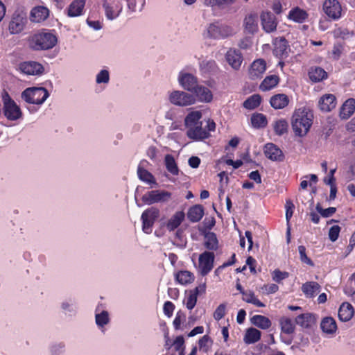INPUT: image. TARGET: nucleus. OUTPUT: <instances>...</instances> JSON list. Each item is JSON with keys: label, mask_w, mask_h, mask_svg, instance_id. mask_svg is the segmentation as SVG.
<instances>
[{"label": "nucleus", "mask_w": 355, "mask_h": 355, "mask_svg": "<svg viewBox=\"0 0 355 355\" xmlns=\"http://www.w3.org/2000/svg\"><path fill=\"white\" fill-rule=\"evenodd\" d=\"M58 42L56 35L51 31L43 30L28 37V44L33 51H45L53 49Z\"/></svg>", "instance_id": "f03ea898"}, {"label": "nucleus", "mask_w": 355, "mask_h": 355, "mask_svg": "<svg viewBox=\"0 0 355 355\" xmlns=\"http://www.w3.org/2000/svg\"><path fill=\"white\" fill-rule=\"evenodd\" d=\"M272 128L276 135L282 136L288 132V123L284 119H277L273 122Z\"/></svg>", "instance_id": "4c0bfd02"}, {"label": "nucleus", "mask_w": 355, "mask_h": 355, "mask_svg": "<svg viewBox=\"0 0 355 355\" xmlns=\"http://www.w3.org/2000/svg\"><path fill=\"white\" fill-rule=\"evenodd\" d=\"M298 251L300 254V259L302 263H304L309 266H313L314 263L313 261L307 257L306 253V248L304 245L298 246Z\"/></svg>", "instance_id": "603ef678"}, {"label": "nucleus", "mask_w": 355, "mask_h": 355, "mask_svg": "<svg viewBox=\"0 0 355 355\" xmlns=\"http://www.w3.org/2000/svg\"><path fill=\"white\" fill-rule=\"evenodd\" d=\"M243 26L245 30L249 33L253 34L257 32L258 30L257 17L252 14L246 16L244 19Z\"/></svg>", "instance_id": "473e14b6"}, {"label": "nucleus", "mask_w": 355, "mask_h": 355, "mask_svg": "<svg viewBox=\"0 0 355 355\" xmlns=\"http://www.w3.org/2000/svg\"><path fill=\"white\" fill-rule=\"evenodd\" d=\"M198 100L202 102L211 101L213 95L210 89L205 86L198 85L193 92Z\"/></svg>", "instance_id": "c756f323"}, {"label": "nucleus", "mask_w": 355, "mask_h": 355, "mask_svg": "<svg viewBox=\"0 0 355 355\" xmlns=\"http://www.w3.org/2000/svg\"><path fill=\"white\" fill-rule=\"evenodd\" d=\"M336 98L334 94H327L323 95L318 101L319 108L322 112H330L336 106Z\"/></svg>", "instance_id": "a211bd4d"}, {"label": "nucleus", "mask_w": 355, "mask_h": 355, "mask_svg": "<svg viewBox=\"0 0 355 355\" xmlns=\"http://www.w3.org/2000/svg\"><path fill=\"white\" fill-rule=\"evenodd\" d=\"M164 163L167 171L173 175H178L179 168L175 162L174 157L171 154H167L164 157Z\"/></svg>", "instance_id": "a18cd8bd"}, {"label": "nucleus", "mask_w": 355, "mask_h": 355, "mask_svg": "<svg viewBox=\"0 0 355 355\" xmlns=\"http://www.w3.org/2000/svg\"><path fill=\"white\" fill-rule=\"evenodd\" d=\"M264 154L267 158L272 161L282 162L284 159L282 150L272 143H268L265 145Z\"/></svg>", "instance_id": "2eb2a0df"}, {"label": "nucleus", "mask_w": 355, "mask_h": 355, "mask_svg": "<svg viewBox=\"0 0 355 355\" xmlns=\"http://www.w3.org/2000/svg\"><path fill=\"white\" fill-rule=\"evenodd\" d=\"M110 80V75L107 70H101L96 76L97 83H107Z\"/></svg>", "instance_id": "bf43d9fd"}, {"label": "nucleus", "mask_w": 355, "mask_h": 355, "mask_svg": "<svg viewBox=\"0 0 355 355\" xmlns=\"http://www.w3.org/2000/svg\"><path fill=\"white\" fill-rule=\"evenodd\" d=\"M202 123H199L189 127L187 131V137L196 141L208 138L210 136V134L206 130V129L202 128Z\"/></svg>", "instance_id": "dca6fc26"}, {"label": "nucleus", "mask_w": 355, "mask_h": 355, "mask_svg": "<svg viewBox=\"0 0 355 355\" xmlns=\"http://www.w3.org/2000/svg\"><path fill=\"white\" fill-rule=\"evenodd\" d=\"M279 83V77L277 75L267 76L259 85L260 90L269 91L275 87Z\"/></svg>", "instance_id": "cd10ccee"}, {"label": "nucleus", "mask_w": 355, "mask_h": 355, "mask_svg": "<svg viewBox=\"0 0 355 355\" xmlns=\"http://www.w3.org/2000/svg\"><path fill=\"white\" fill-rule=\"evenodd\" d=\"M225 58L228 64L234 69H239L243 62V55L239 50L230 49L227 51Z\"/></svg>", "instance_id": "f3484780"}, {"label": "nucleus", "mask_w": 355, "mask_h": 355, "mask_svg": "<svg viewBox=\"0 0 355 355\" xmlns=\"http://www.w3.org/2000/svg\"><path fill=\"white\" fill-rule=\"evenodd\" d=\"M173 347L175 351L184 350V339L182 336H179L173 341Z\"/></svg>", "instance_id": "69168bd1"}, {"label": "nucleus", "mask_w": 355, "mask_h": 355, "mask_svg": "<svg viewBox=\"0 0 355 355\" xmlns=\"http://www.w3.org/2000/svg\"><path fill=\"white\" fill-rule=\"evenodd\" d=\"M320 327L323 332L332 334L337 330L336 320L332 317L324 318L320 323Z\"/></svg>", "instance_id": "7c9ffc66"}, {"label": "nucleus", "mask_w": 355, "mask_h": 355, "mask_svg": "<svg viewBox=\"0 0 355 355\" xmlns=\"http://www.w3.org/2000/svg\"><path fill=\"white\" fill-rule=\"evenodd\" d=\"M355 111V99L348 98L343 104L340 110V116L343 119H349Z\"/></svg>", "instance_id": "b1692460"}, {"label": "nucleus", "mask_w": 355, "mask_h": 355, "mask_svg": "<svg viewBox=\"0 0 355 355\" xmlns=\"http://www.w3.org/2000/svg\"><path fill=\"white\" fill-rule=\"evenodd\" d=\"M159 216V210L154 207L146 209L141 214L142 230L146 234H150L155 222Z\"/></svg>", "instance_id": "39448f33"}, {"label": "nucleus", "mask_w": 355, "mask_h": 355, "mask_svg": "<svg viewBox=\"0 0 355 355\" xmlns=\"http://www.w3.org/2000/svg\"><path fill=\"white\" fill-rule=\"evenodd\" d=\"M313 120V114L306 107L295 110L291 118V126L295 136L302 137L309 131Z\"/></svg>", "instance_id": "f257e3e1"}, {"label": "nucleus", "mask_w": 355, "mask_h": 355, "mask_svg": "<svg viewBox=\"0 0 355 355\" xmlns=\"http://www.w3.org/2000/svg\"><path fill=\"white\" fill-rule=\"evenodd\" d=\"M204 245L209 250H216L218 249V241L215 233L208 232L205 234Z\"/></svg>", "instance_id": "37998d69"}, {"label": "nucleus", "mask_w": 355, "mask_h": 355, "mask_svg": "<svg viewBox=\"0 0 355 355\" xmlns=\"http://www.w3.org/2000/svg\"><path fill=\"white\" fill-rule=\"evenodd\" d=\"M295 323L302 328H310L315 322V318L310 313H302L295 319Z\"/></svg>", "instance_id": "5701e85b"}, {"label": "nucleus", "mask_w": 355, "mask_h": 355, "mask_svg": "<svg viewBox=\"0 0 355 355\" xmlns=\"http://www.w3.org/2000/svg\"><path fill=\"white\" fill-rule=\"evenodd\" d=\"M184 218L185 214L182 211L175 212V214L166 223V229L170 232L175 230L180 225Z\"/></svg>", "instance_id": "bb28decb"}, {"label": "nucleus", "mask_w": 355, "mask_h": 355, "mask_svg": "<svg viewBox=\"0 0 355 355\" xmlns=\"http://www.w3.org/2000/svg\"><path fill=\"white\" fill-rule=\"evenodd\" d=\"M207 33L210 37L214 39H220L221 35L220 34L219 26L211 24L207 28Z\"/></svg>", "instance_id": "6e6d98bb"}, {"label": "nucleus", "mask_w": 355, "mask_h": 355, "mask_svg": "<svg viewBox=\"0 0 355 355\" xmlns=\"http://www.w3.org/2000/svg\"><path fill=\"white\" fill-rule=\"evenodd\" d=\"M261 103V97L259 94H253L248 97L243 103V106L247 110H254L258 107Z\"/></svg>", "instance_id": "de8ad7c7"}, {"label": "nucleus", "mask_w": 355, "mask_h": 355, "mask_svg": "<svg viewBox=\"0 0 355 355\" xmlns=\"http://www.w3.org/2000/svg\"><path fill=\"white\" fill-rule=\"evenodd\" d=\"M9 30L11 33H19L23 30V25L16 21H11L9 24Z\"/></svg>", "instance_id": "0e129e2a"}, {"label": "nucleus", "mask_w": 355, "mask_h": 355, "mask_svg": "<svg viewBox=\"0 0 355 355\" xmlns=\"http://www.w3.org/2000/svg\"><path fill=\"white\" fill-rule=\"evenodd\" d=\"M261 21L263 29L266 33H272L276 31L277 26V18L271 12H262L261 15Z\"/></svg>", "instance_id": "4468645a"}, {"label": "nucleus", "mask_w": 355, "mask_h": 355, "mask_svg": "<svg viewBox=\"0 0 355 355\" xmlns=\"http://www.w3.org/2000/svg\"><path fill=\"white\" fill-rule=\"evenodd\" d=\"M171 197V193L167 191L153 190L148 191L142 197V200L147 205L159 202L167 201Z\"/></svg>", "instance_id": "9b49d317"}, {"label": "nucleus", "mask_w": 355, "mask_h": 355, "mask_svg": "<svg viewBox=\"0 0 355 355\" xmlns=\"http://www.w3.org/2000/svg\"><path fill=\"white\" fill-rule=\"evenodd\" d=\"M1 98L3 112L6 118L9 121H16L20 119L22 116L21 110L7 91H3Z\"/></svg>", "instance_id": "7ed1b4c3"}, {"label": "nucleus", "mask_w": 355, "mask_h": 355, "mask_svg": "<svg viewBox=\"0 0 355 355\" xmlns=\"http://www.w3.org/2000/svg\"><path fill=\"white\" fill-rule=\"evenodd\" d=\"M96 323L98 327H104L109 322V315L107 311H103L101 313L96 314Z\"/></svg>", "instance_id": "8fccbe9b"}, {"label": "nucleus", "mask_w": 355, "mask_h": 355, "mask_svg": "<svg viewBox=\"0 0 355 355\" xmlns=\"http://www.w3.org/2000/svg\"><path fill=\"white\" fill-rule=\"evenodd\" d=\"M288 17L296 23L302 24L308 19L309 14L306 10L299 7H295L289 11Z\"/></svg>", "instance_id": "412c9836"}, {"label": "nucleus", "mask_w": 355, "mask_h": 355, "mask_svg": "<svg viewBox=\"0 0 355 355\" xmlns=\"http://www.w3.org/2000/svg\"><path fill=\"white\" fill-rule=\"evenodd\" d=\"M103 7L105 9L106 17L110 20L116 18L122 10V6L121 4H116L115 6L116 9L114 10L113 9V7L110 6V4L107 2L106 0L104 1L103 3Z\"/></svg>", "instance_id": "c9c22d12"}, {"label": "nucleus", "mask_w": 355, "mask_h": 355, "mask_svg": "<svg viewBox=\"0 0 355 355\" xmlns=\"http://www.w3.org/2000/svg\"><path fill=\"white\" fill-rule=\"evenodd\" d=\"M320 286L318 283L315 282H308L302 286V291L306 297H313L315 293L320 292Z\"/></svg>", "instance_id": "f704fd0d"}, {"label": "nucleus", "mask_w": 355, "mask_h": 355, "mask_svg": "<svg viewBox=\"0 0 355 355\" xmlns=\"http://www.w3.org/2000/svg\"><path fill=\"white\" fill-rule=\"evenodd\" d=\"M201 117H202V114L198 111L192 112L189 113L185 118V120H184L185 125L187 128H189V127L193 126L194 125L202 123L201 121H199Z\"/></svg>", "instance_id": "09e8293b"}, {"label": "nucleus", "mask_w": 355, "mask_h": 355, "mask_svg": "<svg viewBox=\"0 0 355 355\" xmlns=\"http://www.w3.org/2000/svg\"><path fill=\"white\" fill-rule=\"evenodd\" d=\"M242 300L250 304H252L257 307H265L266 304L261 302L257 297H256L254 293L252 291H245L243 294H242Z\"/></svg>", "instance_id": "49530a36"}, {"label": "nucleus", "mask_w": 355, "mask_h": 355, "mask_svg": "<svg viewBox=\"0 0 355 355\" xmlns=\"http://www.w3.org/2000/svg\"><path fill=\"white\" fill-rule=\"evenodd\" d=\"M175 309V305L170 301H166L164 304L163 311L165 315L171 318Z\"/></svg>", "instance_id": "e2e57ef3"}, {"label": "nucleus", "mask_w": 355, "mask_h": 355, "mask_svg": "<svg viewBox=\"0 0 355 355\" xmlns=\"http://www.w3.org/2000/svg\"><path fill=\"white\" fill-rule=\"evenodd\" d=\"M288 277V272H282L279 269L275 270L272 272V279L277 283H279L282 280L287 278Z\"/></svg>", "instance_id": "680f3d73"}, {"label": "nucleus", "mask_w": 355, "mask_h": 355, "mask_svg": "<svg viewBox=\"0 0 355 355\" xmlns=\"http://www.w3.org/2000/svg\"><path fill=\"white\" fill-rule=\"evenodd\" d=\"M214 254L212 252L205 251L199 256L198 265L202 276L207 275L214 268Z\"/></svg>", "instance_id": "9d476101"}, {"label": "nucleus", "mask_w": 355, "mask_h": 355, "mask_svg": "<svg viewBox=\"0 0 355 355\" xmlns=\"http://www.w3.org/2000/svg\"><path fill=\"white\" fill-rule=\"evenodd\" d=\"M322 10L332 21H337L342 17L343 8L338 0H324Z\"/></svg>", "instance_id": "423d86ee"}, {"label": "nucleus", "mask_w": 355, "mask_h": 355, "mask_svg": "<svg viewBox=\"0 0 355 355\" xmlns=\"http://www.w3.org/2000/svg\"><path fill=\"white\" fill-rule=\"evenodd\" d=\"M290 103L289 97L285 94H277L272 96L270 99V104L275 110L284 109Z\"/></svg>", "instance_id": "aec40b11"}, {"label": "nucleus", "mask_w": 355, "mask_h": 355, "mask_svg": "<svg viewBox=\"0 0 355 355\" xmlns=\"http://www.w3.org/2000/svg\"><path fill=\"white\" fill-rule=\"evenodd\" d=\"M237 0H204L203 4L205 6L211 8H224L225 7L232 6L235 3Z\"/></svg>", "instance_id": "a19ab883"}, {"label": "nucleus", "mask_w": 355, "mask_h": 355, "mask_svg": "<svg viewBox=\"0 0 355 355\" xmlns=\"http://www.w3.org/2000/svg\"><path fill=\"white\" fill-rule=\"evenodd\" d=\"M204 215V209L202 206L196 205H193L189 208L187 212V218L188 219L193 222H198L201 220Z\"/></svg>", "instance_id": "2f4dec72"}, {"label": "nucleus", "mask_w": 355, "mask_h": 355, "mask_svg": "<svg viewBox=\"0 0 355 355\" xmlns=\"http://www.w3.org/2000/svg\"><path fill=\"white\" fill-rule=\"evenodd\" d=\"M21 73L28 76H42L44 72V66L36 61H24L19 64Z\"/></svg>", "instance_id": "0eeeda50"}, {"label": "nucleus", "mask_w": 355, "mask_h": 355, "mask_svg": "<svg viewBox=\"0 0 355 355\" xmlns=\"http://www.w3.org/2000/svg\"><path fill=\"white\" fill-rule=\"evenodd\" d=\"M175 279L179 284L187 285L194 281L195 276L190 271L180 270L175 274Z\"/></svg>", "instance_id": "72a5a7b5"}, {"label": "nucleus", "mask_w": 355, "mask_h": 355, "mask_svg": "<svg viewBox=\"0 0 355 355\" xmlns=\"http://www.w3.org/2000/svg\"><path fill=\"white\" fill-rule=\"evenodd\" d=\"M261 333L255 328H249L244 336V341L247 344H253L261 339Z\"/></svg>", "instance_id": "79ce46f5"}, {"label": "nucleus", "mask_w": 355, "mask_h": 355, "mask_svg": "<svg viewBox=\"0 0 355 355\" xmlns=\"http://www.w3.org/2000/svg\"><path fill=\"white\" fill-rule=\"evenodd\" d=\"M309 78L313 83H318L327 78V73L320 67H312L309 70Z\"/></svg>", "instance_id": "393cba45"}, {"label": "nucleus", "mask_w": 355, "mask_h": 355, "mask_svg": "<svg viewBox=\"0 0 355 355\" xmlns=\"http://www.w3.org/2000/svg\"><path fill=\"white\" fill-rule=\"evenodd\" d=\"M251 322L254 325L262 329H268L271 326L270 319L261 315H254L252 317Z\"/></svg>", "instance_id": "58836bf2"}, {"label": "nucleus", "mask_w": 355, "mask_h": 355, "mask_svg": "<svg viewBox=\"0 0 355 355\" xmlns=\"http://www.w3.org/2000/svg\"><path fill=\"white\" fill-rule=\"evenodd\" d=\"M170 102L175 105L187 106L195 103L196 96L181 91H174L169 96Z\"/></svg>", "instance_id": "6e6552de"}, {"label": "nucleus", "mask_w": 355, "mask_h": 355, "mask_svg": "<svg viewBox=\"0 0 355 355\" xmlns=\"http://www.w3.org/2000/svg\"><path fill=\"white\" fill-rule=\"evenodd\" d=\"M137 175L141 181L145 182L149 184H157L155 178L153 174L141 166H138Z\"/></svg>", "instance_id": "c03bdc74"}, {"label": "nucleus", "mask_w": 355, "mask_h": 355, "mask_svg": "<svg viewBox=\"0 0 355 355\" xmlns=\"http://www.w3.org/2000/svg\"><path fill=\"white\" fill-rule=\"evenodd\" d=\"M251 125L255 129L264 128L268 125V119L262 113L255 112L250 117Z\"/></svg>", "instance_id": "c85d7f7f"}, {"label": "nucleus", "mask_w": 355, "mask_h": 355, "mask_svg": "<svg viewBox=\"0 0 355 355\" xmlns=\"http://www.w3.org/2000/svg\"><path fill=\"white\" fill-rule=\"evenodd\" d=\"M315 209L324 218H328L331 216L336 211V209L335 207H329L327 209H323L320 203H318L316 205Z\"/></svg>", "instance_id": "864d4df0"}, {"label": "nucleus", "mask_w": 355, "mask_h": 355, "mask_svg": "<svg viewBox=\"0 0 355 355\" xmlns=\"http://www.w3.org/2000/svg\"><path fill=\"white\" fill-rule=\"evenodd\" d=\"M340 232V227L339 225H333L329 231V238L332 241H336L338 236Z\"/></svg>", "instance_id": "052dcab7"}, {"label": "nucleus", "mask_w": 355, "mask_h": 355, "mask_svg": "<svg viewBox=\"0 0 355 355\" xmlns=\"http://www.w3.org/2000/svg\"><path fill=\"white\" fill-rule=\"evenodd\" d=\"M353 35L352 32H349L348 29L345 28H338L334 31V35L336 38L346 40Z\"/></svg>", "instance_id": "3c124183"}, {"label": "nucleus", "mask_w": 355, "mask_h": 355, "mask_svg": "<svg viewBox=\"0 0 355 355\" xmlns=\"http://www.w3.org/2000/svg\"><path fill=\"white\" fill-rule=\"evenodd\" d=\"M262 289H265L267 294H272L279 290V286L275 284H270L264 285Z\"/></svg>", "instance_id": "774afa93"}, {"label": "nucleus", "mask_w": 355, "mask_h": 355, "mask_svg": "<svg viewBox=\"0 0 355 355\" xmlns=\"http://www.w3.org/2000/svg\"><path fill=\"white\" fill-rule=\"evenodd\" d=\"M285 208H286V218L287 222H289V220H291V218L293 216V211L295 209V205L291 200H289V199L286 200Z\"/></svg>", "instance_id": "13d9d810"}, {"label": "nucleus", "mask_w": 355, "mask_h": 355, "mask_svg": "<svg viewBox=\"0 0 355 355\" xmlns=\"http://www.w3.org/2000/svg\"><path fill=\"white\" fill-rule=\"evenodd\" d=\"M198 295L199 288H195L188 292L184 302L189 310H192L196 305Z\"/></svg>", "instance_id": "e433bc0d"}, {"label": "nucleus", "mask_w": 355, "mask_h": 355, "mask_svg": "<svg viewBox=\"0 0 355 355\" xmlns=\"http://www.w3.org/2000/svg\"><path fill=\"white\" fill-rule=\"evenodd\" d=\"M266 71V62L265 60L259 58L254 60L250 64L249 69V78L251 80L260 79L263 77Z\"/></svg>", "instance_id": "f8f14e48"}, {"label": "nucleus", "mask_w": 355, "mask_h": 355, "mask_svg": "<svg viewBox=\"0 0 355 355\" xmlns=\"http://www.w3.org/2000/svg\"><path fill=\"white\" fill-rule=\"evenodd\" d=\"M85 5V0L73 1L67 10V15L70 17H78L83 15V11Z\"/></svg>", "instance_id": "4be33fe9"}, {"label": "nucleus", "mask_w": 355, "mask_h": 355, "mask_svg": "<svg viewBox=\"0 0 355 355\" xmlns=\"http://www.w3.org/2000/svg\"><path fill=\"white\" fill-rule=\"evenodd\" d=\"M49 96L48 90L44 87H28L21 93V98L30 104L42 105Z\"/></svg>", "instance_id": "20e7f679"}, {"label": "nucleus", "mask_w": 355, "mask_h": 355, "mask_svg": "<svg viewBox=\"0 0 355 355\" xmlns=\"http://www.w3.org/2000/svg\"><path fill=\"white\" fill-rule=\"evenodd\" d=\"M354 313L352 305L348 302H345L339 308L338 318L343 322H347L352 319Z\"/></svg>", "instance_id": "a878e982"}, {"label": "nucleus", "mask_w": 355, "mask_h": 355, "mask_svg": "<svg viewBox=\"0 0 355 355\" xmlns=\"http://www.w3.org/2000/svg\"><path fill=\"white\" fill-rule=\"evenodd\" d=\"M49 16V10L44 6L34 7L30 14V19L33 22L40 23L46 20Z\"/></svg>", "instance_id": "6ab92c4d"}, {"label": "nucleus", "mask_w": 355, "mask_h": 355, "mask_svg": "<svg viewBox=\"0 0 355 355\" xmlns=\"http://www.w3.org/2000/svg\"><path fill=\"white\" fill-rule=\"evenodd\" d=\"M272 53L276 58L283 60L288 56L290 46L284 37L275 38L272 41Z\"/></svg>", "instance_id": "1a4fd4ad"}, {"label": "nucleus", "mask_w": 355, "mask_h": 355, "mask_svg": "<svg viewBox=\"0 0 355 355\" xmlns=\"http://www.w3.org/2000/svg\"><path fill=\"white\" fill-rule=\"evenodd\" d=\"M279 325L282 332L290 335L295 332V325L292 320L287 317H282L279 319Z\"/></svg>", "instance_id": "ea45409f"}, {"label": "nucleus", "mask_w": 355, "mask_h": 355, "mask_svg": "<svg viewBox=\"0 0 355 355\" xmlns=\"http://www.w3.org/2000/svg\"><path fill=\"white\" fill-rule=\"evenodd\" d=\"M178 81L184 89L192 92L198 86L197 77L189 73L181 71L178 76Z\"/></svg>", "instance_id": "ddd939ff"}, {"label": "nucleus", "mask_w": 355, "mask_h": 355, "mask_svg": "<svg viewBox=\"0 0 355 355\" xmlns=\"http://www.w3.org/2000/svg\"><path fill=\"white\" fill-rule=\"evenodd\" d=\"M225 313H226V304L223 303V304H220L216 309V310L214 312L213 317L216 320L219 321L225 316Z\"/></svg>", "instance_id": "5fc2aeb1"}, {"label": "nucleus", "mask_w": 355, "mask_h": 355, "mask_svg": "<svg viewBox=\"0 0 355 355\" xmlns=\"http://www.w3.org/2000/svg\"><path fill=\"white\" fill-rule=\"evenodd\" d=\"M220 34L221 35V38H225L228 36L232 35V29L230 26L227 25H221L219 26Z\"/></svg>", "instance_id": "338daca9"}, {"label": "nucleus", "mask_w": 355, "mask_h": 355, "mask_svg": "<svg viewBox=\"0 0 355 355\" xmlns=\"http://www.w3.org/2000/svg\"><path fill=\"white\" fill-rule=\"evenodd\" d=\"M185 318L186 315L182 311L177 312L175 318L173 322V324L175 330L180 329L182 322L185 320Z\"/></svg>", "instance_id": "4d7b16f0"}]
</instances>
